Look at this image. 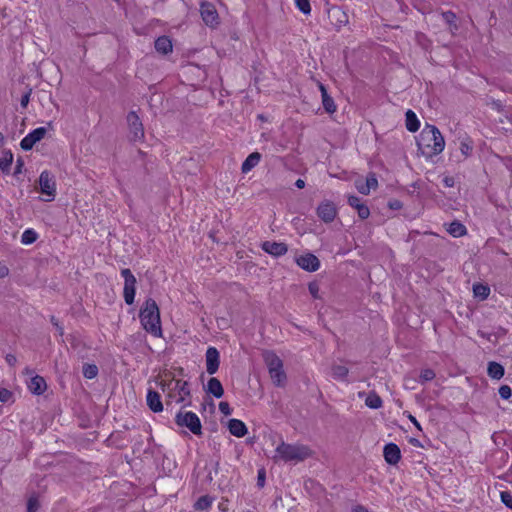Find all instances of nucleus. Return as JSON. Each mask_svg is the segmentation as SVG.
Segmentation results:
<instances>
[{"label":"nucleus","mask_w":512,"mask_h":512,"mask_svg":"<svg viewBox=\"0 0 512 512\" xmlns=\"http://www.w3.org/2000/svg\"><path fill=\"white\" fill-rule=\"evenodd\" d=\"M418 151L427 159L440 154L445 147V140L439 129L426 124L417 139Z\"/></svg>","instance_id":"f257e3e1"},{"label":"nucleus","mask_w":512,"mask_h":512,"mask_svg":"<svg viewBox=\"0 0 512 512\" xmlns=\"http://www.w3.org/2000/svg\"><path fill=\"white\" fill-rule=\"evenodd\" d=\"M139 318L143 328L153 336L162 335L160 312L155 300L149 298L140 310Z\"/></svg>","instance_id":"f03ea898"},{"label":"nucleus","mask_w":512,"mask_h":512,"mask_svg":"<svg viewBox=\"0 0 512 512\" xmlns=\"http://www.w3.org/2000/svg\"><path fill=\"white\" fill-rule=\"evenodd\" d=\"M262 357L268 368L273 384L278 387L284 386L287 377L283 369V361L270 350L263 351Z\"/></svg>","instance_id":"7ed1b4c3"},{"label":"nucleus","mask_w":512,"mask_h":512,"mask_svg":"<svg viewBox=\"0 0 512 512\" xmlns=\"http://www.w3.org/2000/svg\"><path fill=\"white\" fill-rule=\"evenodd\" d=\"M275 458H279L285 462L303 461L311 455L310 449L305 445H293L281 442L276 450Z\"/></svg>","instance_id":"20e7f679"},{"label":"nucleus","mask_w":512,"mask_h":512,"mask_svg":"<svg viewBox=\"0 0 512 512\" xmlns=\"http://www.w3.org/2000/svg\"><path fill=\"white\" fill-rule=\"evenodd\" d=\"M175 423L180 427L188 428L194 435H202V425L199 417L194 412H178Z\"/></svg>","instance_id":"39448f33"},{"label":"nucleus","mask_w":512,"mask_h":512,"mask_svg":"<svg viewBox=\"0 0 512 512\" xmlns=\"http://www.w3.org/2000/svg\"><path fill=\"white\" fill-rule=\"evenodd\" d=\"M121 276L124 278L123 296L126 304L132 305L134 303L136 293V278L131 270L124 268L121 270Z\"/></svg>","instance_id":"423d86ee"},{"label":"nucleus","mask_w":512,"mask_h":512,"mask_svg":"<svg viewBox=\"0 0 512 512\" xmlns=\"http://www.w3.org/2000/svg\"><path fill=\"white\" fill-rule=\"evenodd\" d=\"M161 388L163 391L170 390V391H177L179 397L176 399L177 403L184 402L186 397L190 396V388L189 383L187 381L182 380H170L168 383L165 381H162L160 383Z\"/></svg>","instance_id":"0eeeda50"},{"label":"nucleus","mask_w":512,"mask_h":512,"mask_svg":"<svg viewBox=\"0 0 512 512\" xmlns=\"http://www.w3.org/2000/svg\"><path fill=\"white\" fill-rule=\"evenodd\" d=\"M130 140L140 141L144 138L143 124L135 111H130L127 115Z\"/></svg>","instance_id":"6e6552de"},{"label":"nucleus","mask_w":512,"mask_h":512,"mask_svg":"<svg viewBox=\"0 0 512 512\" xmlns=\"http://www.w3.org/2000/svg\"><path fill=\"white\" fill-rule=\"evenodd\" d=\"M316 214L324 223H331L336 218L338 211L336 205L330 200L322 201L317 209Z\"/></svg>","instance_id":"1a4fd4ad"},{"label":"nucleus","mask_w":512,"mask_h":512,"mask_svg":"<svg viewBox=\"0 0 512 512\" xmlns=\"http://www.w3.org/2000/svg\"><path fill=\"white\" fill-rule=\"evenodd\" d=\"M39 186L42 194L49 196V200L54 199L56 195V182L49 171L45 170L40 174Z\"/></svg>","instance_id":"9d476101"},{"label":"nucleus","mask_w":512,"mask_h":512,"mask_svg":"<svg viewBox=\"0 0 512 512\" xmlns=\"http://www.w3.org/2000/svg\"><path fill=\"white\" fill-rule=\"evenodd\" d=\"M327 14L330 24L333 25L336 30H339L349 22L347 13L338 6L329 8Z\"/></svg>","instance_id":"9b49d317"},{"label":"nucleus","mask_w":512,"mask_h":512,"mask_svg":"<svg viewBox=\"0 0 512 512\" xmlns=\"http://www.w3.org/2000/svg\"><path fill=\"white\" fill-rule=\"evenodd\" d=\"M47 133L45 127H39L28 133L20 142V146L23 150L29 151L33 146L41 141Z\"/></svg>","instance_id":"f8f14e48"},{"label":"nucleus","mask_w":512,"mask_h":512,"mask_svg":"<svg viewBox=\"0 0 512 512\" xmlns=\"http://www.w3.org/2000/svg\"><path fill=\"white\" fill-rule=\"evenodd\" d=\"M296 263L303 270L315 272L320 268L319 259L312 253H306L296 258Z\"/></svg>","instance_id":"ddd939ff"},{"label":"nucleus","mask_w":512,"mask_h":512,"mask_svg":"<svg viewBox=\"0 0 512 512\" xmlns=\"http://www.w3.org/2000/svg\"><path fill=\"white\" fill-rule=\"evenodd\" d=\"M206 370L210 375L215 374L220 365V354L215 347H208L206 350Z\"/></svg>","instance_id":"4468645a"},{"label":"nucleus","mask_w":512,"mask_h":512,"mask_svg":"<svg viewBox=\"0 0 512 512\" xmlns=\"http://www.w3.org/2000/svg\"><path fill=\"white\" fill-rule=\"evenodd\" d=\"M200 13L206 25L214 27L218 24V13L211 3H202Z\"/></svg>","instance_id":"2eb2a0df"},{"label":"nucleus","mask_w":512,"mask_h":512,"mask_svg":"<svg viewBox=\"0 0 512 512\" xmlns=\"http://www.w3.org/2000/svg\"><path fill=\"white\" fill-rule=\"evenodd\" d=\"M261 248L273 257H280L288 252V246L283 242L264 241L261 244Z\"/></svg>","instance_id":"dca6fc26"},{"label":"nucleus","mask_w":512,"mask_h":512,"mask_svg":"<svg viewBox=\"0 0 512 512\" xmlns=\"http://www.w3.org/2000/svg\"><path fill=\"white\" fill-rule=\"evenodd\" d=\"M385 461L390 465H396L401 459L400 448L395 443H388L383 450Z\"/></svg>","instance_id":"f3484780"},{"label":"nucleus","mask_w":512,"mask_h":512,"mask_svg":"<svg viewBox=\"0 0 512 512\" xmlns=\"http://www.w3.org/2000/svg\"><path fill=\"white\" fill-rule=\"evenodd\" d=\"M146 401L149 409L154 413H158L163 410L161 396L157 391L149 389L147 392Z\"/></svg>","instance_id":"a211bd4d"},{"label":"nucleus","mask_w":512,"mask_h":512,"mask_svg":"<svg viewBox=\"0 0 512 512\" xmlns=\"http://www.w3.org/2000/svg\"><path fill=\"white\" fill-rule=\"evenodd\" d=\"M229 432L235 437H244L248 430L245 423L239 419H230L228 421Z\"/></svg>","instance_id":"6ab92c4d"},{"label":"nucleus","mask_w":512,"mask_h":512,"mask_svg":"<svg viewBox=\"0 0 512 512\" xmlns=\"http://www.w3.org/2000/svg\"><path fill=\"white\" fill-rule=\"evenodd\" d=\"M318 86H319V89L321 92L322 104H323L324 110L329 114L334 113L336 111L337 107L335 105L333 98L331 96H329L326 87L322 83H319Z\"/></svg>","instance_id":"aec40b11"},{"label":"nucleus","mask_w":512,"mask_h":512,"mask_svg":"<svg viewBox=\"0 0 512 512\" xmlns=\"http://www.w3.org/2000/svg\"><path fill=\"white\" fill-rule=\"evenodd\" d=\"M29 390L35 395H41L47 388L46 381L42 376L36 375L30 379Z\"/></svg>","instance_id":"412c9836"},{"label":"nucleus","mask_w":512,"mask_h":512,"mask_svg":"<svg viewBox=\"0 0 512 512\" xmlns=\"http://www.w3.org/2000/svg\"><path fill=\"white\" fill-rule=\"evenodd\" d=\"M206 391L216 398H221L224 395V389L219 379L212 377L208 380Z\"/></svg>","instance_id":"4be33fe9"},{"label":"nucleus","mask_w":512,"mask_h":512,"mask_svg":"<svg viewBox=\"0 0 512 512\" xmlns=\"http://www.w3.org/2000/svg\"><path fill=\"white\" fill-rule=\"evenodd\" d=\"M172 42L167 36H160L155 40V49L161 54H168L172 52Z\"/></svg>","instance_id":"5701e85b"},{"label":"nucleus","mask_w":512,"mask_h":512,"mask_svg":"<svg viewBox=\"0 0 512 512\" xmlns=\"http://www.w3.org/2000/svg\"><path fill=\"white\" fill-rule=\"evenodd\" d=\"M261 160V154L259 152H253L251 153L245 161L242 163L241 171L242 173H248L250 170H252L255 166L259 164Z\"/></svg>","instance_id":"b1692460"},{"label":"nucleus","mask_w":512,"mask_h":512,"mask_svg":"<svg viewBox=\"0 0 512 512\" xmlns=\"http://www.w3.org/2000/svg\"><path fill=\"white\" fill-rule=\"evenodd\" d=\"M405 126L410 132H416L420 127V122L416 114L410 109L405 113Z\"/></svg>","instance_id":"393cba45"},{"label":"nucleus","mask_w":512,"mask_h":512,"mask_svg":"<svg viewBox=\"0 0 512 512\" xmlns=\"http://www.w3.org/2000/svg\"><path fill=\"white\" fill-rule=\"evenodd\" d=\"M487 372L491 378L497 380L504 376V368L497 362H489Z\"/></svg>","instance_id":"a878e982"},{"label":"nucleus","mask_w":512,"mask_h":512,"mask_svg":"<svg viewBox=\"0 0 512 512\" xmlns=\"http://www.w3.org/2000/svg\"><path fill=\"white\" fill-rule=\"evenodd\" d=\"M13 162V154L10 150L4 151L0 158V169L3 173L8 174L10 171V167Z\"/></svg>","instance_id":"bb28decb"},{"label":"nucleus","mask_w":512,"mask_h":512,"mask_svg":"<svg viewBox=\"0 0 512 512\" xmlns=\"http://www.w3.org/2000/svg\"><path fill=\"white\" fill-rule=\"evenodd\" d=\"M447 231L453 237H461L467 232L466 227L459 221H453L450 223Z\"/></svg>","instance_id":"cd10ccee"},{"label":"nucleus","mask_w":512,"mask_h":512,"mask_svg":"<svg viewBox=\"0 0 512 512\" xmlns=\"http://www.w3.org/2000/svg\"><path fill=\"white\" fill-rule=\"evenodd\" d=\"M331 372L334 379L346 381L349 369L342 365H333Z\"/></svg>","instance_id":"c85d7f7f"},{"label":"nucleus","mask_w":512,"mask_h":512,"mask_svg":"<svg viewBox=\"0 0 512 512\" xmlns=\"http://www.w3.org/2000/svg\"><path fill=\"white\" fill-rule=\"evenodd\" d=\"M442 18L446 24H448L449 29L452 33L458 30V25L456 23V14L452 11H445L442 13Z\"/></svg>","instance_id":"c756f323"},{"label":"nucleus","mask_w":512,"mask_h":512,"mask_svg":"<svg viewBox=\"0 0 512 512\" xmlns=\"http://www.w3.org/2000/svg\"><path fill=\"white\" fill-rule=\"evenodd\" d=\"M473 292L475 297L484 300L489 296L490 288L487 285L477 283L473 285Z\"/></svg>","instance_id":"7c9ffc66"},{"label":"nucleus","mask_w":512,"mask_h":512,"mask_svg":"<svg viewBox=\"0 0 512 512\" xmlns=\"http://www.w3.org/2000/svg\"><path fill=\"white\" fill-rule=\"evenodd\" d=\"M365 404L369 408L378 409V408L382 407L383 401L380 398V396H378L376 393L372 392L367 396V398L365 400Z\"/></svg>","instance_id":"2f4dec72"},{"label":"nucleus","mask_w":512,"mask_h":512,"mask_svg":"<svg viewBox=\"0 0 512 512\" xmlns=\"http://www.w3.org/2000/svg\"><path fill=\"white\" fill-rule=\"evenodd\" d=\"M460 152L463 158H467L472 154L473 151V142L469 138H465L460 142Z\"/></svg>","instance_id":"473e14b6"},{"label":"nucleus","mask_w":512,"mask_h":512,"mask_svg":"<svg viewBox=\"0 0 512 512\" xmlns=\"http://www.w3.org/2000/svg\"><path fill=\"white\" fill-rule=\"evenodd\" d=\"M213 502V498L208 495L201 496L196 503L194 504V508L196 510H207Z\"/></svg>","instance_id":"72a5a7b5"},{"label":"nucleus","mask_w":512,"mask_h":512,"mask_svg":"<svg viewBox=\"0 0 512 512\" xmlns=\"http://www.w3.org/2000/svg\"><path fill=\"white\" fill-rule=\"evenodd\" d=\"M38 238L37 233L33 229H27L22 233L21 242L25 245L34 243Z\"/></svg>","instance_id":"f704fd0d"},{"label":"nucleus","mask_w":512,"mask_h":512,"mask_svg":"<svg viewBox=\"0 0 512 512\" xmlns=\"http://www.w3.org/2000/svg\"><path fill=\"white\" fill-rule=\"evenodd\" d=\"M98 374V367L95 364H85L83 366V375L87 379H93Z\"/></svg>","instance_id":"c9c22d12"},{"label":"nucleus","mask_w":512,"mask_h":512,"mask_svg":"<svg viewBox=\"0 0 512 512\" xmlns=\"http://www.w3.org/2000/svg\"><path fill=\"white\" fill-rule=\"evenodd\" d=\"M40 507V503L37 495L33 494L29 497L27 502V512H37Z\"/></svg>","instance_id":"e433bc0d"},{"label":"nucleus","mask_w":512,"mask_h":512,"mask_svg":"<svg viewBox=\"0 0 512 512\" xmlns=\"http://www.w3.org/2000/svg\"><path fill=\"white\" fill-rule=\"evenodd\" d=\"M436 374L432 369H424L421 371L419 376V381L424 384L428 381H431L435 378Z\"/></svg>","instance_id":"4c0bfd02"},{"label":"nucleus","mask_w":512,"mask_h":512,"mask_svg":"<svg viewBox=\"0 0 512 512\" xmlns=\"http://www.w3.org/2000/svg\"><path fill=\"white\" fill-rule=\"evenodd\" d=\"M297 8L303 14H309L311 12V6L309 0H295Z\"/></svg>","instance_id":"58836bf2"},{"label":"nucleus","mask_w":512,"mask_h":512,"mask_svg":"<svg viewBox=\"0 0 512 512\" xmlns=\"http://www.w3.org/2000/svg\"><path fill=\"white\" fill-rule=\"evenodd\" d=\"M365 184L366 186L369 188V190L371 191V189H376L377 186H378V180L376 178V175L375 173H370L367 178H366V181H365Z\"/></svg>","instance_id":"ea45409f"},{"label":"nucleus","mask_w":512,"mask_h":512,"mask_svg":"<svg viewBox=\"0 0 512 512\" xmlns=\"http://www.w3.org/2000/svg\"><path fill=\"white\" fill-rule=\"evenodd\" d=\"M357 213L360 219L365 220L370 215V210L366 204H362L361 206L357 207Z\"/></svg>","instance_id":"a19ab883"},{"label":"nucleus","mask_w":512,"mask_h":512,"mask_svg":"<svg viewBox=\"0 0 512 512\" xmlns=\"http://www.w3.org/2000/svg\"><path fill=\"white\" fill-rule=\"evenodd\" d=\"M499 395L502 399H509L512 395V389L509 385H502L500 388H499Z\"/></svg>","instance_id":"79ce46f5"},{"label":"nucleus","mask_w":512,"mask_h":512,"mask_svg":"<svg viewBox=\"0 0 512 512\" xmlns=\"http://www.w3.org/2000/svg\"><path fill=\"white\" fill-rule=\"evenodd\" d=\"M501 501L512 510V495L508 491L501 492Z\"/></svg>","instance_id":"37998d69"},{"label":"nucleus","mask_w":512,"mask_h":512,"mask_svg":"<svg viewBox=\"0 0 512 512\" xmlns=\"http://www.w3.org/2000/svg\"><path fill=\"white\" fill-rule=\"evenodd\" d=\"M50 322L52 323V325L56 328L59 336H63L64 335V328L63 326L60 324V322L58 321V319L55 317V316H51L50 317Z\"/></svg>","instance_id":"c03bdc74"},{"label":"nucleus","mask_w":512,"mask_h":512,"mask_svg":"<svg viewBox=\"0 0 512 512\" xmlns=\"http://www.w3.org/2000/svg\"><path fill=\"white\" fill-rule=\"evenodd\" d=\"M12 398V393L8 389H0V402L6 403Z\"/></svg>","instance_id":"a18cd8bd"},{"label":"nucleus","mask_w":512,"mask_h":512,"mask_svg":"<svg viewBox=\"0 0 512 512\" xmlns=\"http://www.w3.org/2000/svg\"><path fill=\"white\" fill-rule=\"evenodd\" d=\"M219 410L221 413H223L225 416H229L232 413V409L228 402H220L219 403Z\"/></svg>","instance_id":"49530a36"},{"label":"nucleus","mask_w":512,"mask_h":512,"mask_svg":"<svg viewBox=\"0 0 512 512\" xmlns=\"http://www.w3.org/2000/svg\"><path fill=\"white\" fill-rule=\"evenodd\" d=\"M348 204L357 209V207L361 206L363 203L359 197L352 195L348 197Z\"/></svg>","instance_id":"de8ad7c7"},{"label":"nucleus","mask_w":512,"mask_h":512,"mask_svg":"<svg viewBox=\"0 0 512 512\" xmlns=\"http://www.w3.org/2000/svg\"><path fill=\"white\" fill-rule=\"evenodd\" d=\"M356 188H357L358 192L363 194V195H368L370 193V190L366 186L365 182L357 181L356 182Z\"/></svg>","instance_id":"09e8293b"},{"label":"nucleus","mask_w":512,"mask_h":512,"mask_svg":"<svg viewBox=\"0 0 512 512\" xmlns=\"http://www.w3.org/2000/svg\"><path fill=\"white\" fill-rule=\"evenodd\" d=\"M265 484V471L263 469L258 471L257 485L263 487Z\"/></svg>","instance_id":"8fccbe9b"},{"label":"nucleus","mask_w":512,"mask_h":512,"mask_svg":"<svg viewBox=\"0 0 512 512\" xmlns=\"http://www.w3.org/2000/svg\"><path fill=\"white\" fill-rule=\"evenodd\" d=\"M442 182H443V185L448 188L453 187L455 184V180L452 176H445L443 178Z\"/></svg>","instance_id":"3c124183"},{"label":"nucleus","mask_w":512,"mask_h":512,"mask_svg":"<svg viewBox=\"0 0 512 512\" xmlns=\"http://www.w3.org/2000/svg\"><path fill=\"white\" fill-rule=\"evenodd\" d=\"M318 291H319V287L317 284H315V283L309 284V292L311 293V295L314 298H318Z\"/></svg>","instance_id":"603ef678"},{"label":"nucleus","mask_w":512,"mask_h":512,"mask_svg":"<svg viewBox=\"0 0 512 512\" xmlns=\"http://www.w3.org/2000/svg\"><path fill=\"white\" fill-rule=\"evenodd\" d=\"M490 105L498 112H501L503 110V104L500 100H492Z\"/></svg>","instance_id":"864d4df0"},{"label":"nucleus","mask_w":512,"mask_h":512,"mask_svg":"<svg viewBox=\"0 0 512 512\" xmlns=\"http://www.w3.org/2000/svg\"><path fill=\"white\" fill-rule=\"evenodd\" d=\"M30 99V91L21 97L20 104L23 108H26Z\"/></svg>","instance_id":"5fc2aeb1"},{"label":"nucleus","mask_w":512,"mask_h":512,"mask_svg":"<svg viewBox=\"0 0 512 512\" xmlns=\"http://www.w3.org/2000/svg\"><path fill=\"white\" fill-rule=\"evenodd\" d=\"M23 165H24L23 160L21 158H19L17 160V164H16L15 171H14L15 175H17V174L22 172Z\"/></svg>","instance_id":"6e6d98bb"},{"label":"nucleus","mask_w":512,"mask_h":512,"mask_svg":"<svg viewBox=\"0 0 512 512\" xmlns=\"http://www.w3.org/2000/svg\"><path fill=\"white\" fill-rule=\"evenodd\" d=\"M352 512H369L368 509L362 505H356L353 507Z\"/></svg>","instance_id":"4d7b16f0"},{"label":"nucleus","mask_w":512,"mask_h":512,"mask_svg":"<svg viewBox=\"0 0 512 512\" xmlns=\"http://www.w3.org/2000/svg\"><path fill=\"white\" fill-rule=\"evenodd\" d=\"M6 361L10 364V365H14L16 363V357L12 354H8L6 356Z\"/></svg>","instance_id":"13d9d810"},{"label":"nucleus","mask_w":512,"mask_h":512,"mask_svg":"<svg viewBox=\"0 0 512 512\" xmlns=\"http://www.w3.org/2000/svg\"><path fill=\"white\" fill-rule=\"evenodd\" d=\"M9 274V269L6 266H0V277H5Z\"/></svg>","instance_id":"bf43d9fd"},{"label":"nucleus","mask_w":512,"mask_h":512,"mask_svg":"<svg viewBox=\"0 0 512 512\" xmlns=\"http://www.w3.org/2000/svg\"><path fill=\"white\" fill-rule=\"evenodd\" d=\"M409 420L415 425V427L419 430H421V426L419 424V422L416 420V418L414 416H412L411 414L408 416Z\"/></svg>","instance_id":"052dcab7"},{"label":"nucleus","mask_w":512,"mask_h":512,"mask_svg":"<svg viewBox=\"0 0 512 512\" xmlns=\"http://www.w3.org/2000/svg\"><path fill=\"white\" fill-rule=\"evenodd\" d=\"M295 186L299 189H303L305 187V181L303 179H297Z\"/></svg>","instance_id":"680f3d73"},{"label":"nucleus","mask_w":512,"mask_h":512,"mask_svg":"<svg viewBox=\"0 0 512 512\" xmlns=\"http://www.w3.org/2000/svg\"><path fill=\"white\" fill-rule=\"evenodd\" d=\"M390 207L394 208V209H397V208L400 207V202L399 201H395L393 203H390Z\"/></svg>","instance_id":"e2e57ef3"},{"label":"nucleus","mask_w":512,"mask_h":512,"mask_svg":"<svg viewBox=\"0 0 512 512\" xmlns=\"http://www.w3.org/2000/svg\"><path fill=\"white\" fill-rule=\"evenodd\" d=\"M3 140H4V136H3V134L0 132V142H3Z\"/></svg>","instance_id":"0e129e2a"},{"label":"nucleus","mask_w":512,"mask_h":512,"mask_svg":"<svg viewBox=\"0 0 512 512\" xmlns=\"http://www.w3.org/2000/svg\"><path fill=\"white\" fill-rule=\"evenodd\" d=\"M244 512H253V511H251V510H246V511H244Z\"/></svg>","instance_id":"69168bd1"}]
</instances>
